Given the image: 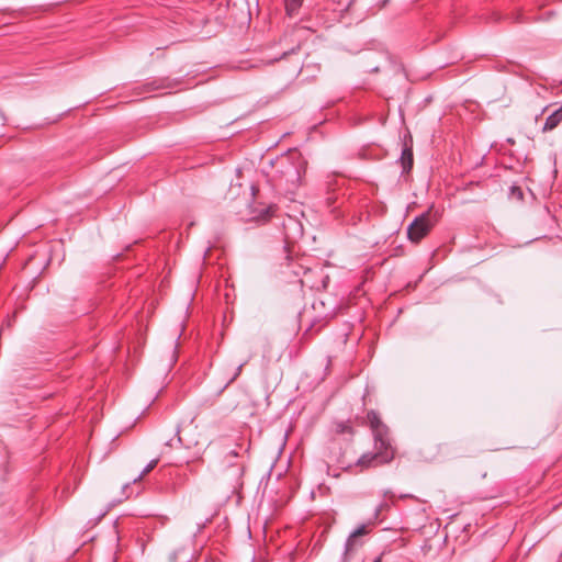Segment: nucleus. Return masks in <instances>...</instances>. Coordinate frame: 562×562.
<instances>
[{"label": "nucleus", "instance_id": "nucleus-1", "mask_svg": "<svg viewBox=\"0 0 562 562\" xmlns=\"http://www.w3.org/2000/svg\"><path fill=\"white\" fill-rule=\"evenodd\" d=\"M306 160L296 149L282 155L272 166V178L276 181V184L279 187H285L286 190L297 188L306 171Z\"/></svg>", "mask_w": 562, "mask_h": 562}, {"label": "nucleus", "instance_id": "nucleus-2", "mask_svg": "<svg viewBox=\"0 0 562 562\" xmlns=\"http://www.w3.org/2000/svg\"><path fill=\"white\" fill-rule=\"evenodd\" d=\"M441 214L434 206L417 216L407 227V237L413 243H419L426 237L435 224L439 221Z\"/></svg>", "mask_w": 562, "mask_h": 562}, {"label": "nucleus", "instance_id": "nucleus-3", "mask_svg": "<svg viewBox=\"0 0 562 562\" xmlns=\"http://www.w3.org/2000/svg\"><path fill=\"white\" fill-rule=\"evenodd\" d=\"M374 452L363 453L357 462V465L363 469L375 468L389 463L394 458V449L392 445L380 446L379 441H374Z\"/></svg>", "mask_w": 562, "mask_h": 562}, {"label": "nucleus", "instance_id": "nucleus-4", "mask_svg": "<svg viewBox=\"0 0 562 562\" xmlns=\"http://www.w3.org/2000/svg\"><path fill=\"white\" fill-rule=\"evenodd\" d=\"M368 423L372 429L374 441H379L380 446L391 445L389 438V428L381 420L375 411H369L367 414Z\"/></svg>", "mask_w": 562, "mask_h": 562}, {"label": "nucleus", "instance_id": "nucleus-5", "mask_svg": "<svg viewBox=\"0 0 562 562\" xmlns=\"http://www.w3.org/2000/svg\"><path fill=\"white\" fill-rule=\"evenodd\" d=\"M244 465L241 463H231L224 473L227 486L232 492H236L243 486Z\"/></svg>", "mask_w": 562, "mask_h": 562}, {"label": "nucleus", "instance_id": "nucleus-6", "mask_svg": "<svg viewBox=\"0 0 562 562\" xmlns=\"http://www.w3.org/2000/svg\"><path fill=\"white\" fill-rule=\"evenodd\" d=\"M369 529L367 525H361L355 531H352L346 541V553H349L355 549L357 546V538L359 536L367 535Z\"/></svg>", "mask_w": 562, "mask_h": 562}, {"label": "nucleus", "instance_id": "nucleus-7", "mask_svg": "<svg viewBox=\"0 0 562 562\" xmlns=\"http://www.w3.org/2000/svg\"><path fill=\"white\" fill-rule=\"evenodd\" d=\"M400 162L402 165L404 172L411 171L414 165V155L412 147L405 146L403 148Z\"/></svg>", "mask_w": 562, "mask_h": 562}, {"label": "nucleus", "instance_id": "nucleus-8", "mask_svg": "<svg viewBox=\"0 0 562 562\" xmlns=\"http://www.w3.org/2000/svg\"><path fill=\"white\" fill-rule=\"evenodd\" d=\"M562 122V108L555 110L552 114H550L542 127L543 132H549L554 130Z\"/></svg>", "mask_w": 562, "mask_h": 562}, {"label": "nucleus", "instance_id": "nucleus-9", "mask_svg": "<svg viewBox=\"0 0 562 562\" xmlns=\"http://www.w3.org/2000/svg\"><path fill=\"white\" fill-rule=\"evenodd\" d=\"M292 247L293 243L286 238L285 244L281 249V255L279 257L280 260H284V265H286L288 267L291 265L292 261ZM281 266H283V262H281Z\"/></svg>", "mask_w": 562, "mask_h": 562}, {"label": "nucleus", "instance_id": "nucleus-10", "mask_svg": "<svg viewBox=\"0 0 562 562\" xmlns=\"http://www.w3.org/2000/svg\"><path fill=\"white\" fill-rule=\"evenodd\" d=\"M303 0H285V10L289 16L294 15L300 9Z\"/></svg>", "mask_w": 562, "mask_h": 562}, {"label": "nucleus", "instance_id": "nucleus-11", "mask_svg": "<svg viewBox=\"0 0 562 562\" xmlns=\"http://www.w3.org/2000/svg\"><path fill=\"white\" fill-rule=\"evenodd\" d=\"M335 432L352 435L353 428L349 422H338V423H335Z\"/></svg>", "mask_w": 562, "mask_h": 562}, {"label": "nucleus", "instance_id": "nucleus-12", "mask_svg": "<svg viewBox=\"0 0 562 562\" xmlns=\"http://www.w3.org/2000/svg\"><path fill=\"white\" fill-rule=\"evenodd\" d=\"M158 459H154L151 460L146 467L145 469L142 471V473L138 475V479L140 480L143 476H145L146 474H148L150 471H153L155 469V467L157 465L158 463Z\"/></svg>", "mask_w": 562, "mask_h": 562}, {"label": "nucleus", "instance_id": "nucleus-13", "mask_svg": "<svg viewBox=\"0 0 562 562\" xmlns=\"http://www.w3.org/2000/svg\"><path fill=\"white\" fill-rule=\"evenodd\" d=\"M182 443L181 437L179 436V429H177L176 438H172L166 442V446L170 448L178 447Z\"/></svg>", "mask_w": 562, "mask_h": 562}, {"label": "nucleus", "instance_id": "nucleus-14", "mask_svg": "<svg viewBox=\"0 0 562 562\" xmlns=\"http://www.w3.org/2000/svg\"><path fill=\"white\" fill-rule=\"evenodd\" d=\"M274 211H276L274 206L270 205L269 207L266 209L265 214L263 215L260 214L259 217L268 220L270 216H272Z\"/></svg>", "mask_w": 562, "mask_h": 562}, {"label": "nucleus", "instance_id": "nucleus-15", "mask_svg": "<svg viewBox=\"0 0 562 562\" xmlns=\"http://www.w3.org/2000/svg\"><path fill=\"white\" fill-rule=\"evenodd\" d=\"M335 201H336V198H334L331 195L326 199V202H327L328 206H331Z\"/></svg>", "mask_w": 562, "mask_h": 562}, {"label": "nucleus", "instance_id": "nucleus-16", "mask_svg": "<svg viewBox=\"0 0 562 562\" xmlns=\"http://www.w3.org/2000/svg\"><path fill=\"white\" fill-rule=\"evenodd\" d=\"M227 457H228V458H237V457H238V453H237V451L232 450V451H229V452H228Z\"/></svg>", "mask_w": 562, "mask_h": 562}, {"label": "nucleus", "instance_id": "nucleus-17", "mask_svg": "<svg viewBox=\"0 0 562 562\" xmlns=\"http://www.w3.org/2000/svg\"><path fill=\"white\" fill-rule=\"evenodd\" d=\"M387 505L386 504H381L379 506V508L376 509V514H379L382 509H384Z\"/></svg>", "mask_w": 562, "mask_h": 562}, {"label": "nucleus", "instance_id": "nucleus-18", "mask_svg": "<svg viewBox=\"0 0 562 562\" xmlns=\"http://www.w3.org/2000/svg\"><path fill=\"white\" fill-rule=\"evenodd\" d=\"M385 496H386V497H389V498H393V497H394V495H393V493H392V492H386V493H385Z\"/></svg>", "mask_w": 562, "mask_h": 562}, {"label": "nucleus", "instance_id": "nucleus-19", "mask_svg": "<svg viewBox=\"0 0 562 562\" xmlns=\"http://www.w3.org/2000/svg\"><path fill=\"white\" fill-rule=\"evenodd\" d=\"M382 558L378 557L373 562H381Z\"/></svg>", "mask_w": 562, "mask_h": 562}, {"label": "nucleus", "instance_id": "nucleus-20", "mask_svg": "<svg viewBox=\"0 0 562 562\" xmlns=\"http://www.w3.org/2000/svg\"><path fill=\"white\" fill-rule=\"evenodd\" d=\"M382 558L378 557L373 562H381Z\"/></svg>", "mask_w": 562, "mask_h": 562}]
</instances>
